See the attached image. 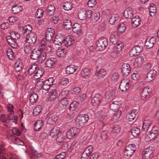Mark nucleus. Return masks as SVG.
Masks as SVG:
<instances>
[{"mask_svg":"<svg viewBox=\"0 0 159 159\" xmlns=\"http://www.w3.org/2000/svg\"><path fill=\"white\" fill-rule=\"evenodd\" d=\"M89 119L88 115L84 114L79 115L77 117L75 120V124L77 126H83L86 125Z\"/></svg>","mask_w":159,"mask_h":159,"instance_id":"obj_1","label":"nucleus"},{"mask_svg":"<svg viewBox=\"0 0 159 159\" xmlns=\"http://www.w3.org/2000/svg\"><path fill=\"white\" fill-rule=\"evenodd\" d=\"M154 150V148L149 146L143 152V159H151L153 155Z\"/></svg>","mask_w":159,"mask_h":159,"instance_id":"obj_2","label":"nucleus"},{"mask_svg":"<svg viewBox=\"0 0 159 159\" xmlns=\"http://www.w3.org/2000/svg\"><path fill=\"white\" fill-rule=\"evenodd\" d=\"M136 149V147L134 144H129L125 148L124 152V155L128 157L132 156Z\"/></svg>","mask_w":159,"mask_h":159,"instance_id":"obj_3","label":"nucleus"},{"mask_svg":"<svg viewBox=\"0 0 159 159\" xmlns=\"http://www.w3.org/2000/svg\"><path fill=\"white\" fill-rule=\"evenodd\" d=\"M130 81L128 79L122 80L120 83V88L122 92H125L127 90L130 86Z\"/></svg>","mask_w":159,"mask_h":159,"instance_id":"obj_4","label":"nucleus"},{"mask_svg":"<svg viewBox=\"0 0 159 159\" xmlns=\"http://www.w3.org/2000/svg\"><path fill=\"white\" fill-rule=\"evenodd\" d=\"M107 39L103 38L98 40L97 42V47L98 50H103L107 45Z\"/></svg>","mask_w":159,"mask_h":159,"instance_id":"obj_5","label":"nucleus"},{"mask_svg":"<svg viewBox=\"0 0 159 159\" xmlns=\"http://www.w3.org/2000/svg\"><path fill=\"white\" fill-rule=\"evenodd\" d=\"M152 92L151 89L147 86L144 88L141 93V97L143 100L148 99Z\"/></svg>","mask_w":159,"mask_h":159,"instance_id":"obj_6","label":"nucleus"},{"mask_svg":"<svg viewBox=\"0 0 159 159\" xmlns=\"http://www.w3.org/2000/svg\"><path fill=\"white\" fill-rule=\"evenodd\" d=\"M157 74V72L155 70H150L144 78L145 81L149 82L153 80L155 78Z\"/></svg>","mask_w":159,"mask_h":159,"instance_id":"obj_7","label":"nucleus"},{"mask_svg":"<svg viewBox=\"0 0 159 159\" xmlns=\"http://www.w3.org/2000/svg\"><path fill=\"white\" fill-rule=\"evenodd\" d=\"M79 130V129L76 127L70 128L67 132V137L69 139L74 138L76 134H78Z\"/></svg>","mask_w":159,"mask_h":159,"instance_id":"obj_8","label":"nucleus"},{"mask_svg":"<svg viewBox=\"0 0 159 159\" xmlns=\"http://www.w3.org/2000/svg\"><path fill=\"white\" fill-rule=\"evenodd\" d=\"M69 101L68 99L66 98H64L61 99L59 103L58 109L60 111L65 109L69 103Z\"/></svg>","mask_w":159,"mask_h":159,"instance_id":"obj_9","label":"nucleus"},{"mask_svg":"<svg viewBox=\"0 0 159 159\" xmlns=\"http://www.w3.org/2000/svg\"><path fill=\"white\" fill-rule=\"evenodd\" d=\"M157 133V130L152 129L149 132L146 134L145 138V141L146 142H149L154 139Z\"/></svg>","mask_w":159,"mask_h":159,"instance_id":"obj_10","label":"nucleus"},{"mask_svg":"<svg viewBox=\"0 0 159 159\" xmlns=\"http://www.w3.org/2000/svg\"><path fill=\"white\" fill-rule=\"evenodd\" d=\"M65 38L61 34L57 35L55 38L53 43L56 45H61L64 44Z\"/></svg>","mask_w":159,"mask_h":159,"instance_id":"obj_11","label":"nucleus"},{"mask_svg":"<svg viewBox=\"0 0 159 159\" xmlns=\"http://www.w3.org/2000/svg\"><path fill=\"white\" fill-rule=\"evenodd\" d=\"M131 68L129 64L124 63L122 66L121 71L124 76H127L130 72Z\"/></svg>","mask_w":159,"mask_h":159,"instance_id":"obj_12","label":"nucleus"},{"mask_svg":"<svg viewBox=\"0 0 159 159\" xmlns=\"http://www.w3.org/2000/svg\"><path fill=\"white\" fill-rule=\"evenodd\" d=\"M57 61L56 58L51 57L47 59L44 63V66L45 67L52 68L55 64Z\"/></svg>","mask_w":159,"mask_h":159,"instance_id":"obj_13","label":"nucleus"},{"mask_svg":"<svg viewBox=\"0 0 159 159\" xmlns=\"http://www.w3.org/2000/svg\"><path fill=\"white\" fill-rule=\"evenodd\" d=\"M124 16L126 18L131 19L134 17L133 9L131 7H128L124 11Z\"/></svg>","mask_w":159,"mask_h":159,"instance_id":"obj_14","label":"nucleus"},{"mask_svg":"<svg viewBox=\"0 0 159 159\" xmlns=\"http://www.w3.org/2000/svg\"><path fill=\"white\" fill-rule=\"evenodd\" d=\"M102 99V97L101 95L96 94L92 99V105L94 106H98L101 102Z\"/></svg>","mask_w":159,"mask_h":159,"instance_id":"obj_15","label":"nucleus"},{"mask_svg":"<svg viewBox=\"0 0 159 159\" xmlns=\"http://www.w3.org/2000/svg\"><path fill=\"white\" fill-rule=\"evenodd\" d=\"M36 40V36L34 33H30L28 34L26 39V42L31 44L34 43Z\"/></svg>","mask_w":159,"mask_h":159,"instance_id":"obj_16","label":"nucleus"},{"mask_svg":"<svg viewBox=\"0 0 159 159\" xmlns=\"http://www.w3.org/2000/svg\"><path fill=\"white\" fill-rule=\"evenodd\" d=\"M119 39L118 32L117 31L113 32L111 34L110 40L111 43L115 44L117 42Z\"/></svg>","mask_w":159,"mask_h":159,"instance_id":"obj_17","label":"nucleus"},{"mask_svg":"<svg viewBox=\"0 0 159 159\" xmlns=\"http://www.w3.org/2000/svg\"><path fill=\"white\" fill-rule=\"evenodd\" d=\"M152 123V122L150 120H145L143 121L142 131L145 132L147 131Z\"/></svg>","mask_w":159,"mask_h":159,"instance_id":"obj_18","label":"nucleus"},{"mask_svg":"<svg viewBox=\"0 0 159 159\" xmlns=\"http://www.w3.org/2000/svg\"><path fill=\"white\" fill-rule=\"evenodd\" d=\"M131 25L134 28L138 27L140 22V19L138 16H136L131 20Z\"/></svg>","mask_w":159,"mask_h":159,"instance_id":"obj_19","label":"nucleus"},{"mask_svg":"<svg viewBox=\"0 0 159 159\" xmlns=\"http://www.w3.org/2000/svg\"><path fill=\"white\" fill-rule=\"evenodd\" d=\"M75 42V41L71 36H67L66 39H65L64 45L68 47L71 46Z\"/></svg>","mask_w":159,"mask_h":159,"instance_id":"obj_20","label":"nucleus"},{"mask_svg":"<svg viewBox=\"0 0 159 159\" xmlns=\"http://www.w3.org/2000/svg\"><path fill=\"white\" fill-rule=\"evenodd\" d=\"M41 54V52L39 50H34L31 52L30 55L31 59L34 60L39 58Z\"/></svg>","mask_w":159,"mask_h":159,"instance_id":"obj_21","label":"nucleus"},{"mask_svg":"<svg viewBox=\"0 0 159 159\" xmlns=\"http://www.w3.org/2000/svg\"><path fill=\"white\" fill-rule=\"evenodd\" d=\"M119 16L117 14H114L111 16L109 20V22L111 24H115L118 22L117 20L119 19Z\"/></svg>","mask_w":159,"mask_h":159,"instance_id":"obj_22","label":"nucleus"},{"mask_svg":"<svg viewBox=\"0 0 159 159\" xmlns=\"http://www.w3.org/2000/svg\"><path fill=\"white\" fill-rule=\"evenodd\" d=\"M155 42V38H151L149 40L147 39L145 42V45L147 48H150L153 46Z\"/></svg>","mask_w":159,"mask_h":159,"instance_id":"obj_23","label":"nucleus"},{"mask_svg":"<svg viewBox=\"0 0 159 159\" xmlns=\"http://www.w3.org/2000/svg\"><path fill=\"white\" fill-rule=\"evenodd\" d=\"M7 43L12 48H16L17 46V43L16 41L13 40L10 36H7Z\"/></svg>","mask_w":159,"mask_h":159,"instance_id":"obj_24","label":"nucleus"},{"mask_svg":"<svg viewBox=\"0 0 159 159\" xmlns=\"http://www.w3.org/2000/svg\"><path fill=\"white\" fill-rule=\"evenodd\" d=\"M77 66L71 65L67 67L66 73L69 74H72L77 70Z\"/></svg>","mask_w":159,"mask_h":159,"instance_id":"obj_25","label":"nucleus"},{"mask_svg":"<svg viewBox=\"0 0 159 159\" xmlns=\"http://www.w3.org/2000/svg\"><path fill=\"white\" fill-rule=\"evenodd\" d=\"M121 105L120 102L118 101H114L112 102L110 105L111 109L114 111L119 110L118 109L119 108Z\"/></svg>","mask_w":159,"mask_h":159,"instance_id":"obj_26","label":"nucleus"},{"mask_svg":"<svg viewBox=\"0 0 159 159\" xmlns=\"http://www.w3.org/2000/svg\"><path fill=\"white\" fill-rule=\"evenodd\" d=\"M43 125V121L40 120L37 121L34 125V129L35 131H38L40 129Z\"/></svg>","mask_w":159,"mask_h":159,"instance_id":"obj_27","label":"nucleus"},{"mask_svg":"<svg viewBox=\"0 0 159 159\" xmlns=\"http://www.w3.org/2000/svg\"><path fill=\"white\" fill-rule=\"evenodd\" d=\"M58 95L57 91L56 90H52L49 92V96L48 98L49 101H52L56 99Z\"/></svg>","mask_w":159,"mask_h":159,"instance_id":"obj_28","label":"nucleus"},{"mask_svg":"<svg viewBox=\"0 0 159 159\" xmlns=\"http://www.w3.org/2000/svg\"><path fill=\"white\" fill-rule=\"evenodd\" d=\"M91 73L90 70L87 68H84L81 71V74L82 77L85 78L89 77Z\"/></svg>","mask_w":159,"mask_h":159,"instance_id":"obj_29","label":"nucleus"},{"mask_svg":"<svg viewBox=\"0 0 159 159\" xmlns=\"http://www.w3.org/2000/svg\"><path fill=\"white\" fill-rule=\"evenodd\" d=\"M86 10L84 8H83L80 10V11H79L78 14L79 18L81 20L86 19Z\"/></svg>","mask_w":159,"mask_h":159,"instance_id":"obj_30","label":"nucleus"},{"mask_svg":"<svg viewBox=\"0 0 159 159\" xmlns=\"http://www.w3.org/2000/svg\"><path fill=\"white\" fill-rule=\"evenodd\" d=\"M115 45L113 47V48L119 53L120 52L123 46V43L120 41H118L116 43L114 44Z\"/></svg>","mask_w":159,"mask_h":159,"instance_id":"obj_31","label":"nucleus"},{"mask_svg":"<svg viewBox=\"0 0 159 159\" xmlns=\"http://www.w3.org/2000/svg\"><path fill=\"white\" fill-rule=\"evenodd\" d=\"M60 129L59 128L55 127L53 128L51 130L50 135L52 137H54V136L58 135L59 134Z\"/></svg>","mask_w":159,"mask_h":159,"instance_id":"obj_32","label":"nucleus"},{"mask_svg":"<svg viewBox=\"0 0 159 159\" xmlns=\"http://www.w3.org/2000/svg\"><path fill=\"white\" fill-rule=\"evenodd\" d=\"M31 44L26 42L24 43V51L26 53L29 54L32 51Z\"/></svg>","mask_w":159,"mask_h":159,"instance_id":"obj_33","label":"nucleus"},{"mask_svg":"<svg viewBox=\"0 0 159 159\" xmlns=\"http://www.w3.org/2000/svg\"><path fill=\"white\" fill-rule=\"evenodd\" d=\"M64 27L66 30H69L72 27V23L71 21L67 19L65 20L63 22Z\"/></svg>","mask_w":159,"mask_h":159,"instance_id":"obj_34","label":"nucleus"},{"mask_svg":"<svg viewBox=\"0 0 159 159\" xmlns=\"http://www.w3.org/2000/svg\"><path fill=\"white\" fill-rule=\"evenodd\" d=\"M138 112L137 110H133L131 113H129L127 116V117L129 121H131L134 120Z\"/></svg>","mask_w":159,"mask_h":159,"instance_id":"obj_35","label":"nucleus"},{"mask_svg":"<svg viewBox=\"0 0 159 159\" xmlns=\"http://www.w3.org/2000/svg\"><path fill=\"white\" fill-rule=\"evenodd\" d=\"M100 13L98 11H95L92 13L91 20L94 22H96L100 19Z\"/></svg>","mask_w":159,"mask_h":159,"instance_id":"obj_36","label":"nucleus"},{"mask_svg":"<svg viewBox=\"0 0 159 159\" xmlns=\"http://www.w3.org/2000/svg\"><path fill=\"white\" fill-rule=\"evenodd\" d=\"M23 67L22 63L20 61H16L15 65V69L17 71H20L21 70Z\"/></svg>","mask_w":159,"mask_h":159,"instance_id":"obj_37","label":"nucleus"},{"mask_svg":"<svg viewBox=\"0 0 159 159\" xmlns=\"http://www.w3.org/2000/svg\"><path fill=\"white\" fill-rule=\"evenodd\" d=\"M32 28L31 25H27L25 26L23 28V32L24 34H29L30 33H32L31 32Z\"/></svg>","mask_w":159,"mask_h":159,"instance_id":"obj_38","label":"nucleus"},{"mask_svg":"<svg viewBox=\"0 0 159 159\" xmlns=\"http://www.w3.org/2000/svg\"><path fill=\"white\" fill-rule=\"evenodd\" d=\"M149 10L150 13V15L152 16H154L155 13L157 11V9L155 5L153 3L151 4L150 7L149 8Z\"/></svg>","mask_w":159,"mask_h":159,"instance_id":"obj_39","label":"nucleus"},{"mask_svg":"<svg viewBox=\"0 0 159 159\" xmlns=\"http://www.w3.org/2000/svg\"><path fill=\"white\" fill-rule=\"evenodd\" d=\"M55 8L54 5H49L47 8V14L49 16L53 15L54 13Z\"/></svg>","mask_w":159,"mask_h":159,"instance_id":"obj_40","label":"nucleus"},{"mask_svg":"<svg viewBox=\"0 0 159 159\" xmlns=\"http://www.w3.org/2000/svg\"><path fill=\"white\" fill-rule=\"evenodd\" d=\"M66 53V51L65 49L59 48L56 52L57 56L60 57H63L65 56Z\"/></svg>","mask_w":159,"mask_h":159,"instance_id":"obj_41","label":"nucleus"},{"mask_svg":"<svg viewBox=\"0 0 159 159\" xmlns=\"http://www.w3.org/2000/svg\"><path fill=\"white\" fill-rule=\"evenodd\" d=\"M65 139V136L61 134H58L56 139L57 143L58 144L63 143Z\"/></svg>","mask_w":159,"mask_h":159,"instance_id":"obj_42","label":"nucleus"},{"mask_svg":"<svg viewBox=\"0 0 159 159\" xmlns=\"http://www.w3.org/2000/svg\"><path fill=\"white\" fill-rule=\"evenodd\" d=\"M72 30L75 33H78L80 32L81 30L80 25L78 23H75L73 26Z\"/></svg>","mask_w":159,"mask_h":159,"instance_id":"obj_43","label":"nucleus"},{"mask_svg":"<svg viewBox=\"0 0 159 159\" xmlns=\"http://www.w3.org/2000/svg\"><path fill=\"white\" fill-rule=\"evenodd\" d=\"M37 67V66L36 64L34 63L32 64L28 71L27 72L28 75H32L35 72Z\"/></svg>","mask_w":159,"mask_h":159,"instance_id":"obj_44","label":"nucleus"},{"mask_svg":"<svg viewBox=\"0 0 159 159\" xmlns=\"http://www.w3.org/2000/svg\"><path fill=\"white\" fill-rule=\"evenodd\" d=\"M11 9L13 13L17 14L22 9V7L20 6L15 5L12 7Z\"/></svg>","mask_w":159,"mask_h":159,"instance_id":"obj_45","label":"nucleus"},{"mask_svg":"<svg viewBox=\"0 0 159 159\" xmlns=\"http://www.w3.org/2000/svg\"><path fill=\"white\" fill-rule=\"evenodd\" d=\"M140 132V129L138 127H134L131 130V134L134 137H137Z\"/></svg>","mask_w":159,"mask_h":159,"instance_id":"obj_46","label":"nucleus"},{"mask_svg":"<svg viewBox=\"0 0 159 159\" xmlns=\"http://www.w3.org/2000/svg\"><path fill=\"white\" fill-rule=\"evenodd\" d=\"M115 90L112 89L110 90L108 93L106 94L105 96L107 98H111L114 97L115 96Z\"/></svg>","mask_w":159,"mask_h":159,"instance_id":"obj_47","label":"nucleus"},{"mask_svg":"<svg viewBox=\"0 0 159 159\" xmlns=\"http://www.w3.org/2000/svg\"><path fill=\"white\" fill-rule=\"evenodd\" d=\"M106 72L103 69H101L96 73V75L100 79L105 76L106 75Z\"/></svg>","mask_w":159,"mask_h":159,"instance_id":"obj_48","label":"nucleus"},{"mask_svg":"<svg viewBox=\"0 0 159 159\" xmlns=\"http://www.w3.org/2000/svg\"><path fill=\"white\" fill-rule=\"evenodd\" d=\"M38 98V96L37 94L35 93H32L30 97V102L32 103H34L36 102Z\"/></svg>","mask_w":159,"mask_h":159,"instance_id":"obj_49","label":"nucleus"},{"mask_svg":"<svg viewBox=\"0 0 159 159\" xmlns=\"http://www.w3.org/2000/svg\"><path fill=\"white\" fill-rule=\"evenodd\" d=\"M42 106L41 105H38L34 109L33 114L34 116H38L41 111Z\"/></svg>","mask_w":159,"mask_h":159,"instance_id":"obj_50","label":"nucleus"},{"mask_svg":"<svg viewBox=\"0 0 159 159\" xmlns=\"http://www.w3.org/2000/svg\"><path fill=\"white\" fill-rule=\"evenodd\" d=\"M43 83V80L40 79L37 82L35 85V88L38 90H41L42 88Z\"/></svg>","mask_w":159,"mask_h":159,"instance_id":"obj_51","label":"nucleus"},{"mask_svg":"<svg viewBox=\"0 0 159 159\" xmlns=\"http://www.w3.org/2000/svg\"><path fill=\"white\" fill-rule=\"evenodd\" d=\"M64 9L66 11L71 10L72 8L71 3L69 2H65L63 6Z\"/></svg>","mask_w":159,"mask_h":159,"instance_id":"obj_52","label":"nucleus"},{"mask_svg":"<svg viewBox=\"0 0 159 159\" xmlns=\"http://www.w3.org/2000/svg\"><path fill=\"white\" fill-rule=\"evenodd\" d=\"M117 29L118 32L121 33L124 32L125 30V26L123 23H121L119 24L117 27Z\"/></svg>","mask_w":159,"mask_h":159,"instance_id":"obj_53","label":"nucleus"},{"mask_svg":"<svg viewBox=\"0 0 159 159\" xmlns=\"http://www.w3.org/2000/svg\"><path fill=\"white\" fill-rule=\"evenodd\" d=\"M10 37L11 38V39H14L13 40L17 41V40L20 38V35L18 33L12 32L11 33V35Z\"/></svg>","mask_w":159,"mask_h":159,"instance_id":"obj_54","label":"nucleus"},{"mask_svg":"<svg viewBox=\"0 0 159 159\" xmlns=\"http://www.w3.org/2000/svg\"><path fill=\"white\" fill-rule=\"evenodd\" d=\"M46 57L47 54L46 53L41 52V54L39 58V61L41 63H42L46 59Z\"/></svg>","mask_w":159,"mask_h":159,"instance_id":"obj_55","label":"nucleus"},{"mask_svg":"<svg viewBox=\"0 0 159 159\" xmlns=\"http://www.w3.org/2000/svg\"><path fill=\"white\" fill-rule=\"evenodd\" d=\"M79 102L77 101H74L71 103L70 105V106L69 107V109L70 111H73L75 109V108L77 107Z\"/></svg>","mask_w":159,"mask_h":159,"instance_id":"obj_56","label":"nucleus"},{"mask_svg":"<svg viewBox=\"0 0 159 159\" xmlns=\"http://www.w3.org/2000/svg\"><path fill=\"white\" fill-rule=\"evenodd\" d=\"M93 146L92 145H89L85 149L84 152L89 156L93 151Z\"/></svg>","mask_w":159,"mask_h":159,"instance_id":"obj_57","label":"nucleus"},{"mask_svg":"<svg viewBox=\"0 0 159 159\" xmlns=\"http://www.w3.org/2000/svg\"><path fill=\"white\" fill-rule=\"evenodd\" d=\"M115 111L113 116V119L114 120H117L118 119L121 115V111L119 110Z\"/></svg>","mask_w":159,"mask_h":159,"instance_id":"obj_58","label":"nucleus"},{"mask_svg":"<svg viewBox=\"0 0 159 159\" xmlns=\"http://www.w3.org/2000/svg\"><path fill=\"white\" fill-rule=\"evenodd\" d=\"M143 60V57L140 56L135 59V63H136L137 65V66H140L142 64Z\"/></svg>","mask_w":159,"mask_h":159,"instance_id":"obj_59","label":"nucleus"},{"mask_svg":"<svg viewBox=\"0 0 159 159\" xmlns=\"http://www.w3.org/2000/svg\"><path fill=\"white\" fill-rule=\"evenodd\" d=\"M7 54L10 59L12 60L14 58V52L11 49L9 48L7 50Z\"/></svg>","mask_w":159,"mask_h":159,"instance_id":"obj_60","label":"nucleus"},{"mask_svg":"<svg viewBox=\"0 0 159 159\" xmlns=\"http://www.w3.org/2000/svg\"><path fill=\"white\" fill-rule=\"evenodd\" d=\"M43 15V11L41 9H38L36 12L35 16L36 18H40Z\"/></svg>","mask_w":159,"mask_h":159,"instance_id":"obj_61","label":"nucleus"},{"mask_svg":"<svg viewBox=\"0 0 159 159\" xmlns=\"http://www.w3.org/2000/svg\"><path fill=\"white\" fill-rule=\"evenodd\" d=\"M59 83L61 85L66 86L69 83V81L66 78H63L60 80Z\"/></svg>","mask_w":159,"mask_h":159,"instance_id":"obj_62","label":"nucleus"},{"mask_svg":"<svg viewBox=\"0 0 159 159\" xmlns=\"http://www.w3.org/2000/svg\"><path fill=\"white\" fill-rule=\"evenodd\" d=\"M54 36V35L52 33L46 32L45 37L46 40L48 42L51 41L52 39Z\"/></svg>","mask_w":159,"mask_h":159,"instance_id":"obj_63","label":"nucleus"},{"mask_svg":"<svg viewBox=\"0 0 159 159\" xmlns=\"http://www.w3.org/2000/svg\"><path fill=\"white\" fill-rule=\"evenodd\" d=\"M81 89L79 87H75L72 90V93L76 95H78L80 92Z\"/></svg>","mask_w":159,"mask_h":159,"instance_id":"obj_64","label":"nucleus"}]
</instances>
